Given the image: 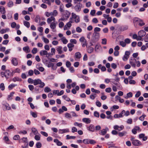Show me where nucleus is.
Masks as SVG:
<instances>
[{"mask_svg": "<svg viewBox=\"0 0 148 148\" xmlns=\"http://www.w3.org/2000/svg\"><path fill=\"white\" fill-rule=\"evenodd\" d=\"M133 21L134 26L136 27H137L138 25L141 27L145 24L142 20L137 17H134L133 18Z\"/></svg>", "mask_w": 148, "mask_h": 148, "instance_id": "obj_1", "label": "nucleus"}, {"mask_svg": "<svg viewBox=\"0 0 148 148\" xmlns=\"http://www.w3.org/2000/svg\"><path fill=\"white\" fill-rule=\"evenodd\" d=\"M33 84L35 86L38 84H40L38 86V87L40 88H43L45 85V84L43 82H42L41 80L39 79L34 80Z\"/></svg>", "mask_w": 148, "mask_h": 148, "instance_id": "obj_2", "label": "nucleus"}, {"mask_svg": "<svg viewBox=\"0 0 148 148\" xmlns=\"http://www.w3.org/2000/svg\"><path fill=\"white\" fill-rule=\"evenodd\" d=\"M82 5L80 3H77L75 5L74 9L76 12H80L82 8Z\"/></svg>", "mask_w": 148, "mask_h": 148, "instance_id": "obj_3", "label": "nucleus"}, {"mask_svg": "<svg viewBox=\"0 0 148 148\" xmlns=\"http://www.w3.org/2000/svg\"><path fill=\"white\" fill-rule=\"evenodd\" d=\"M19 142L23 143H25V147H27L28 146V143L27 140V138L23 137L22 138L20 139L19 140Z\"/></svg>", "mask_w": 148, "mask_h": 148, "instance_id": "obj_4", "label": "nucleus"}, {"mask_svg": "<svg viewBox=\"0 0 148 148\" xmlns=\"http://www.w3.org/2000/svg\"><path fill=\"white\" fill-rule=\"evenodd\" d=\"M70 15V13L68 11H65L62 14V17L65 18L67 20Z\"/></svg>", "mask_w": 148, "mask_h": 148, "instance_id": "obj_5", "label": "nucleus"}, {"mask_svg": "<svg viewBox=\"0 0 148 148\" xmlns=\"http://www.w3.org/2000/svg\"><path fill=\"white\" fill-rule=\"evenodd\" d=\"M2 108L4 111L6 110H9L11 109V108L9 106V105L8 104H2Z\"/></svg>", "mask_w": 148, "mask_h": 148, "instance_id": "obj_6", "label": "nucleus"}, {"mask_svg": "<svg viewBox=\"0 0 148 148\" xmlns=\"http://www.w3.org/2000/svg\"><path fill=\"white\" fill-rule=\"evenodd\" d=\"M136 62V60L134 58H131L130 60V63L131 65V66L134 67H135L136 66L135 63Z\"/></svg>", "mask_w": 148, "mask_h": 148, "instance_id": "obj_7", "label": "nucleus"}, {"mask_svg": "<svg viewBox=\"0 0 148 148\" xmlns=\"http://www.w3.org/2000/svg\"><path fill=\"white\" fill-rule=\"evenodd\" d=\"M132 144L135 146H138L142 145V143L139 140H134L132 141Z\"/></svg>", "mask_w": 148, "mask_h": 148, "instance_id": "obj_8", "label": "nucleus"}, {"mask_svg": "<svg viewBox=\"0 0 148 148\" xmlns=\"http://www.w3.org/2000/svg\"><path fill=\"white\" fill-rule=\"evenodd\" d=\"M5 77L7 79L9 78L11 75V72L9 70H6L5 71Z\"/></svg>", "mask_w": 148, "mask_h": 148, "instance_id": "obj_9", "label": "nucleus"}, {"mask_svg": "<svg viewBox=\"0 0 148 148\" xmlns=\"http://www.w3.org/2000/svg\"><path fill=\"white\" fill-rule=\"evenodd\" d=\"M12 64L15 66L17 65L18 62L17 59L16 58H13L11 60Z\"/></svg>", "mask_w": 148, "mask_h": 148, "instance_id": "obj_10", "label": "nucleus"}, {"mask_svg": "<svg viewBox=\"0 0 148 148\" xmlns=\"http://www.w3.org/2000/svg\"><path fill=\"white\" fill-rule=\"evenodd\" d=\"M88 130L91 132H93L95 131V129L94 126L93 125L91 124L87 127Z\"/></svg>", "mask_w": 148, "mask_h": 148, "instance_id": "obj_11", "label": "nucleus"}, {"mask_svg": "<svg viewBox=\"0 0 148 148\" xmlns=\"http://www.w3.org/2000/svg\"><path fill=\"white\" fill-rule=\"evenodd\" d=\"M94 38L97 40H98L99 38V33L97 32H94L93 34Z\"/></svg>", "mask_w": 148, "mask_h": 148, "instance_id": "obj_12", "label": "nucleus"}, {"mask_svg": "<svg viewBox=\"0 0 148 148\" xmlns=\"http://www.w3.org/2000/svg\"><path fill=\"white\" fill-rule=\"evenodd\" d=\"M146 34V32L143 30H141L139 31L138 33V35H140L143 37Z\"/></svg>", "mask_w": 148, "mask_h": 148, "instance_id": "obj_13", "label": "nucleus"}, {"mask_svg": "<svg viewBox=\"0 0 148 148\" xmlns=\"http://www.w3.org/2000/svg\"><path fill=\"white\" fill-rule=\"evenodd\" d=\"M108 128L106 127L105 129H103L101 130V132L100 134L103 135H104L106 133L107 131H108Z\"/></svg>", "mask_w": 148, "mask_h": 148, "instance_id": "obj_14", "label": "nucleus"}, {"mask_svg": "<svg viewBox=\"0 0 148 148\" xmlns=\"http://www.w3.org/2000/svg\"><path fill=\"white\" fill-rule=\"evenodd\" d=\"M82 121L87 124L90 123L91 120L89 118H84L82 119Z\"/></svg>", "mask_w": 148, "mask_h": 148, "instance_id": "obj_15", "label": "nucleus"}, {"mask_svg": "<svg viewBox=\"0 0 148 148\" xmlns=\"http://www.w3.org/2000/svg\"><path fill=\"white\" fill-rule=\"evenodd\" d=\"M54 142L56 143L58 146H62V143L58 139H55L54 140Z\"/></svg>", "mask_w": 148, "mask_h": 148, "instance_id": "obj_16", "label": "nucleus"}, {"mask_svg": "<svg viewBox=\"0 0 148 148\" xmlns=\"http://www.w3.org/2000/svg\"><path fill=\"white\" fill-rule=\"evenodd\" d=\"M55 20V18L53 16H51L47 19V22L48 23H50L53 21H54Z\"/></svg>", "mask_w": 148, "mask_h": 148, "instance_id": "obj_17", "label": "nucleus"}, {"mask_svg": "<svg viewBox=\"0 0 148 148\" xmlns=\"http://www.w3.org/2000/svg\"><path fill=\"white\" fill-rule=\"evenodd\" d=\"M127 133L126 132L124 131L122 132H119L118 133L119 136L120 137H122L123 136H125Z\"/></svg>", "mask_w": 148, "mask_h": 148, "instance_id": "obj_18", "label": "nucleus"}, {"mask_svg": "<svg viewBox=\"0 0 148 148\" xmlns=\"http://www.w3.org/2000/svg\"><path fill=\"white\" fill-rule=\"evenodd\" d=\"M40 54L41 56L47 55L48 54L47 51L46 50L41 51L40 52Z\"/></svg>", "mask_w": 148, "mask_h": 148, "instance_id": "obj_19", "label": "nucleus"}, {"mask_svg": "<svg viewBox=\"0 0 148 148\" xmlns=\"http://www.w3.org/2000/svg\"><path fill=\"white\" fill-rule=\"evenodd\" d=\"M62 47L61 46L58 47L56 48L57 51L58 52V53L59 54H61L62 53Z\"/></svg>", "mask_w": 148, "mask_h": 148, "instance_id": "obj_20", "label": "nucleus"}, {"mask_svg": "<svg viewBox=\"0 0 148 148\" xmlns=\"http://www.w3.org/2000/svg\"><path fill=\"white\" fill-rule=\"evenodd\" d=\"M59 132L61 134H63L66 132H69V129H66L60 130H59Z\"/></svg>", "mask_w": 148, "mask_h": 148, "instance_id": "obj_21", "label": "nucleus"}, {"mask_svg": "<svg viewBox=\"0 0 148 148\" xmlns=\"http://www.w3.org/2000/svg\"><path fill=\"white\" fill-rule=\"evenodd\" d=\"M0 11L3 14H4L5 13V8L3 6H0Z\"/></svg>", "mask_w": 148, "mask_h": 148, "instance_id": "obj_22", "label": "nucleus"}, {"mask_svg": "<svg viewBox=\"0 0 148 148\" xmlns=\"http://www.w3.org/2000/svg\"><path fill=\"white\" fill-rule=\"evenodd\" d=\"M23 49L24 51H26L27 53H29L30 51L29 47L28 46L24 47L23 48Z\"/></svg>", "mask_w": 148, "mask_h": 148, "instance_id": "obj_23", "label": "nucleus"}, {"mask_svg": "<svg viewBox=\"0 0 148 148\" xmlns=\"http://www.w3.org/2000/svg\"><path fill=\"white\" fill-rule=\"evenodd\" d=\"M75 56L76 58L80 59L81 57V54L79 52H77L75 53Z\"/></svg>", "mask_w": 148, "mask_h": 148, "instance_id": "obj_24", "label": "nucleus"}, {"mask_svg": "<svg viewBox=\"0 0 148 148\" xmlns=\"http://www.w3.org/2000/svg\"><path fill=\"white\" fill-rule=\"evenodd\" d=\"M50 27L51 29H54L56 27V24L54 22H52L50 25Z\"/></svg>", "mask_w": 148, "mask_h": 148, "instance_id": "obj_25", "label": "nucleus"}, {"mask_svg": "<svg viewBox=\"0 0 148 148\" xmlns=\"http://www.w3.org/2000/svg\"><path fill=\"white\" fill-rule=\"evenodd\" d=\"M127 29L128 27L127 26H125L124 27H120L119 28V30L121 31H123L127 30Z\"/></svg>", "mask_w": 148, "mask_h": 148, "instance_id": "obj_26", "label": "nucleus"}, {"mask_svg": "<svg viewBox=\"0 0 148 148\" xmlns=\"http://www.w3.org/2000/svg\"><path fill=\"white\" fill-rule=\"evenodd\" d=\"M14 92H12L10 93V95H9L8 96V100H10L12 99V98H11V97L13 96V95L14 94Z\"/></svg>", "mask_w": 148, "mask_h": 148, "instance_id": "obj_27", "label": "nucleus"}, {"mask_svg": "<svg viewBox=\"0 0 148 148\" xmlns=\"http://www.w3.org/2000/svg\"><path fill=\"white\" fill-rule=\"evenodd\" d=\"M127 96L125 97V98L127 99L129 97H132L133 95L132 93L131 92H129L127 93Z\"/></svg>", "mask_w": 148, "mask_h": 148, "instance_id": "obj_28", "label": "nucleus"}, {"mask_svg": "<svg viewBox=\"0 0 148 148\" xmlns=\"http://www.w3.org/2000/svg\"><path fill=\"white\" fill-rule=\"evenodd\" d=\"M12 80L14 82H15L16 81H21V78L18 77H16L13 79Z\"/></svg>", "mask_w": 148, "mask_h": 148, "instance_id": "obj_29", "label": "nucleus"}, {"mask_svg": "<svg viewBox=\"0 0 148 148\" xmlns=\"http://www.w3.org/2000/svg\"><path fill=\"white\" fill-rule=\"evenodd\" d=\"M62 97L64 99L67 101H71L70 99L66 95H64Z\"/></svg>", "mask_w": 148, "mask_h": 148, "instance_id": "obj_30", "label": "nucleus"}, {"mask_svg": "<svg viewBox=\"0 0 148 148\" xmlns=\"http://www.w3.org/2000/svg\"><path fill=\"white\" fill-rule=\"evenodd\" d=\"M94 49L92 47H89L87 51L89 53H92Z\"/></svg>", "mask_w": 148, "mask_h": 148, "instance_id": "obj_31", "label": "nucleus"}, {"mask_svg": "<svg viewBox=\"0 0 148 148\" xmlns=\"http://www.w3.org/2000/svg\"><path fill=\"white\" fill-rule=\"evenodd\" d=\"M146 115L145 114H143L141 116H140L139 118V119L142 121H143L144 120L145 118V117H146Z\"/></svg>", "mask_w": 148, "mask_h": 148, "instance_id": "obj_32", "label": "nucleus"}, {"mask_svg": "<svg viewBox=\"0 0 148 148\" xmlns=\"http://www.w3.org/2000/svg\"><path fill=\"white\" fill-rule=\"evenodd\" d=\"M42 1L44 3L48 4L49 5H51L49 0H42Z\"/></svg>", "mask_w": 148, "mask_h": 148, "instance_id": "obj_33", "label": "nucleus"}, {"mask_svg": "<svg viewBox=\"0 0 148 148\" xmlns=\"http://www.w3.org/2000/svg\"><path fill=\"white\" fill-rule=\"evenodd\" d=\"M17 86L16 84H12L8 86V88L9 90H11L15 86Z\"/></svg>", "mask_w": 148, "mask_h": 148, "instance_id": "obj_34", "label": "nucleus"}, {"mask_svg": "<svg viewBox=\"0 0 148 148\" xmlns=\"http://www.w3.org/2000/svg\"><path fill=\"white\" fill-rule=\"evenodd\" d=\"M32 131L35 135H36L38 133V131L35 128H32Z\"/></svg>", "mask_w": 148, "mask_h": 148, "instance_id": "obj_35", "label": "nucleus"}, {"mask_svg": "<svg viewBox=\"0 0 148 148\" xmlns=\"http://www.w3.org/2000/svg\"><path fill=\"white\" fill-rule=\"evenodd\" d=\"M40 16L37 15L35 19V21L37 23L38 21L40 22Z\"/></svg>", "mask_w": 148, "mask_h": 148, "instance_id": "obj_36", "label": "nucleus"}, {"mask_svg": "<svg viewBox=\"0 0 148 148\" xmlns=\"http://www.w3.org/2000/svg\"><path fill=\"white\" fill-rule=\"evenodd\" d=\"M66 137L67 139H74L76 138L75 136H70L68 135H66Z\"/></svg>", "mask_w": 148, "mask_h": 148, "instance_id": "obj_37", "label": "nucleus"}, {"mask_svg": "<svg viewBox=\"0 0 148 148\" xmlns=\"http://www.w3.org/2000/svg\"><path fill=\"white\" fill-rule=\"evenodd\" d=\"M24 24L25 26H26L27 28H29L30 27V23L28 22L24 21Z\"/></svg>", "mask_w": 148, "mask_h": 148, "instance_id": "obj_38", "label": "nucleus"}, {"mask_svg": "<svg viewBox=\"0 0 148 148\" xmlns=\"http://www.w3.org/2000/svg\"><path fill=\"white\" fill-rule=\"evenodd\" d=\"M79 41L81 42H86V40L85 38L84 37H82L79 39Z\"/></svg>", "mask_w": 148, "mask_h": 148, "instance_id": "obj_39", "label": "nucleus"}, {"mask_svg": "<svg viewBox=\"0 0 148 148\" xmlns=\"http://www.w3.org/2000/svg\"><path fill=\"white\" fill-rule=\"evenodd\" d=\"M61 40H62L63 43L64 44H66L68 42V40L64 37H63L61 39Z\"/></svg>", "mask_w": 148, "mask_h": 148, "instance_id": "obj_40", "label": "nucleus"}, {"mask_svg": "<svg viewBox=\"0 0 148 148\" xmlns=\"http://www.w3.org/2000/svg\"><path fill=\"white\" fill-rule=\"evenodd\" d=\"M91 91L92 92H95L96 93H99L100 92L99 90H95L93 88H91Z\"/></svg>", "mask_w": 148, "mask_h": 148, "instance_id": "obj_41", "label": "nucleus"}, {"mask_svg": "<svg viewBox=\"0 0 148 148\" xmlns=\"http://www.w3.org/2000/svg\"><path fill=\"white\" fill-rule=\"evenodd\" d=\"M51 90L50 89V88L48 87H45L44 89V91L45 92H49L51 91Z\"/></svg>", "mask_w": 148, "mask_h": 148, "instance_id": "obj_42", "label": "nucleus"}, {"mask_svg": "<svg viewBox=\"0 0 148 148\" xmlns=\"http://www.w3.org/2000/svg\"><path fill=\"white\" fill-rule=\"evenodd\" d=\"M14 5L12 1H9L8 4V6L9 7H11Z\"/></svg>", "mask_w": 148, "mask_h": 148, "instance_id": "obj_43", "label": "nucleus"}, {"mask_svg": "<svg viewBox=\"0 0 148 148\" xmlns=\"http://www.w3.org/2000/svg\"><path fill=\"white\" fill-rule=\"evenodd\" d=\"M20 138L19 135H15L13 137V139L15 140H17Z\"/></svg>", "mask_w": 148, "mask_h": 148, "instance_id": "obj_44", "label": "nucleus"}, {"mask_svg": "<svg viewBox=\"0 0 148 148\" xmlns=\"http://www.w3.org/2000/svg\"><path fill=\"white\" fill-rule=\"evenodd\" d=\"M42 39L43 40L44 42L46 44H48L49 43V41L48 39L46 38H45L44 37L42 38Z\"/></svg>", "mask_w": 148, "mask_h": 148, "instance_id": "obj_45", "label": "nucleus"}, {"mask_svg": "<svg viewBox=\"0 0 148 148\" xmlns=\"http://www.w3.org/2000/svg\"><path fill=\"white\" fill-rule=\"evenodd\" d=\"M101 43L103 45H105L106 44L107 40L106 38H103L102 39Z\"/></svg>", "mask_w": 148, "mask_h": 148, "instance_id": "obj_46", "label": "nucleus"}, {"mask_svg": "<svg viewBox=\"0 0 148 148\" xmlns=\"http://www.w3.org/2000/svg\"><path fill=\"white\" fill-rule=\"evenodd\" d=\"M36 146L37 148H40L42 146V144L40 142H37L36 143Z\"/></svg>", "mask_w": 148, "mask_h": 148, "instance_id": "obj_47", "label": "nucleus"}, {"mask_svg": "<svg viewBox=\"0 0 148 148\" xmlns=\"http://www.w3.org/2000/svg\"><path fill=\"white\" fill-rule=\"evenodd\" d=\"M74 125L75 126H77L79 127H81L82 126V124L81 123H78L77 122H75L74 123Z\"/></svg>", "mask_w": 148, "mask_h": 148, "instance_id": "obj_48", "label": "nucleus"}, {"mask_svg": "<svg viewBox=\"0 0 148 148\" xmlns=\"http://www.w3.org/2000/svg\"><path fill=\"white\" fill-rule=\"evenodd\" d=\"M72 23V22L71 21H70L66 23V25L67 27H70L71 26V23Z\"/></svg>", "mask_w": 148, "mask_h": 148, "instance_id": "obj_49", "label": "nucleus"}, {"mask_svg": "<svg viewBox=\"0 0 148 148\" xmlns=\"http://www.w3.org/2000/svg\"><path fill=\"white\" fill-rule=\"evenodd\" d=\"M0 87L1 90H3L5 89V86L3 83H2L0 84Z\"/></svg>", "mask_w": 148, "mask_h": 148, "instance_id": "obj_50", "label": "nucleus"}, {"mask_svg": "<svg viewBox=\"0 0 148 148\" xmlns=\"http://www.w3.org/2000/svg\"><path fill=\"white\" fill-rule=\"evenodd\" d=\"M64 6L63 5H60L59 8L60 12H64Z\"/></svg>", "mask_w": 148, "mask_h": 148, "instance_id": "obj_51", "label": "nucleus"}, {"mask_svg": "<svg viewBox=\"0 0 148 148\" xmlns=\"http://www.w3.org/2000/svg\"><path fill=\"white\" fill-rule=\"evenodd\" d=\"M94 114L95 117H99V113L97 111H95L94 112Z\"/></svg>", "mask_w": 148, "mask_h": 148, "instance_id": "obj_52", "label": "nucleus"}, {"mask_svg": "<svg viewBox=\"0 0 148 148\" xmlns=\"http://www.w3.org/2000/svg\"><path fill=\"white\" fill-rule=\"evenodd\" d=\"M34 80L31 78H29L28 79V83L29 84H34Z\"/></svg>", "mask_w": 148, "mask_h": 148, "instance_id": "obj_53", "label": "nucleus"}, {"mask_svg": "<svg viewBox=\"0 0 148 148\" xmlns=\"http://www.w3.org/2000/svg\"><path fill=\"white\" fill-rule=\"evenodd\" d=\"M28 87L29 89L31 91H32L34 88V86L33 85L31 84L28 85Z\"/></svg>", "mask_w": 148, "mask_h": 148, "instance_id": "obj_54", "label": "nucleus"}, {"mask_svg": "<svg viewBox=\"0 0 148 148\" xmlns=\"http://www.w3.org/2000/svg\"><path fill=\"white\" fill-rule=\"evenodd\" d=\"M51 15L56 16L58 14V12L56 10H54L53 12H51Z\"/></svg>", "mask_w": 148, "mask_h": 148, "instance_id": "obj_55", "label": "nucleus"}, {"mask_svg": "<svg viewBox=\"0 0 148 148\" xmlns=\"http://www.w3.org/2000/svg\"><path fill=\"white\" fill-rule=\"evenodd\" d=\"M37 51V49L36 48H34L32 51V52L34 54L36 53Z\"/></svg>", "mask_w": 148, "mask_h": 148, "instance_id": "obj_56", "label": "nucleus"}, {"mask_svg": "<svg viewBox=\"0 0 148 148\" xmlns=\"http://www.w3.org/2000/svg\"><path fill=\"white\" fill-rule=\"evenodd\" d=\"M141 95V92L140 91H138L136 94L135 97H136L137 98L139 97Z\"/></svg>", "mask_w": 148, "mask_h": 148, "instance_id": "obj_57", "label": "nucleus"}, {"mask_svg": "<svg viewBox=\"0 0 148 148\" xmlns=\"http://www.w3.org/2000/svg\"><path fill=\"white\" fill-rule=\"evenodd\" d=\"M132 3L133 5H135L137 4L138 3V1L137 0H134L132 1Z\"/></svg>", "mask_w": 148, "mask_h": 148, "instance_id": "obj_58", "label": "nucleus"}, {"mask_svg": "<svg viewBox=\"0 0 148 148\" xmlns=\"http://www.w3.org/2000/svg\"><path fill=\"white\" fill-rule=\"evenodd\" d=\"M76 31L78 33H80L82 32V29L79 27H78L76 28Z\"/></svg>", "mask_w": 148, "mask_h": 148, "instance_id": "obj_59", "label": "nucleus"}, {"mask_svg": "<svg viewBox=\"0 0 148 148\" xmlns=\"http://www.w3.org/2000/svg\"><path fill=\"white\" fill-rule=\"evenodd\" d=\"M120 44L123 47H125L126 45L125 43L123 41H121L120 42Z\"/></svg>", "mask_w": 148, "mask_h": 148, "instance_id": "obj_60", "label": "nucleus"}, {"mask_svg": "<svg viewBox=\"0 0 148 148\" xmlns=\"http://www.w3.org/2000/svg\"><path fill=\"white\" fill-rule=\"evenodd\" d=\"M41 134L44 136L47 137L48 136V134L47 133L45 132L41 131L40 132Z\"/></svg>", "mask_w": 148, "mask_h": 148, "instance_id": "obj_61", "label": "nucleus"}, {"mask_svg": "<svg viewBox=\"0 0 148 148\" xmlns=\"http://www.w3.org/2000/svg\"><path fill=\"white\" fill-rule=\"evenodd\" d=\"M70 42L72 44L74 43V44H76L77 42V40L75 39H71L70 40Z\"/></svg>", "mask_w": 148, "mask_h": 148, "instance_id": "obj_62", "label": "nucleus"}, {"mask_svg": "<svg viewBox=\"0 0 148 148\" xmlns=\"http://www.w3.org/2000/svg\"><path fill=\"white\" fill-rule=\"evenodd\" d=\"M111 67L113 69H115L117 67V65H116L114 63H112L111 64Z\"/></svg>", "mask_w": 148, "mask_h": 148, "instance_id": "obj_63", "label": "nucleus"}, {"mask_svg": "<svg viewBox=\"0 0 148 148\" xmlns=\"http://www.w3.org/2000/svg\"><path fill=\"white\" fill-rule=\"evenodd\" d=\"M66 65L67 67H69L71 66V64L70 62L67 61L66 62Z\"/></svg>", "mask_w": 148, "mask_h": 148, "instance_id": "obj_64", "label": "nucleus"}]
</instances>
